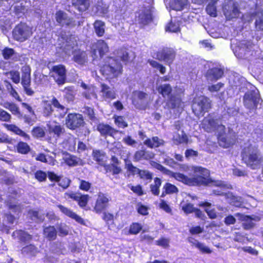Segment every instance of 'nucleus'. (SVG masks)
Masks as SVG:
<instances>
[{
	"instance_id": "obj_1",
	"label": "nucleus",
	"mask_w": 263,
	"mask_h": 263,
	"mask_svg": "<svg viewBox=\"0 0 263 263\" xmlns=\"http://www.w3.org/2000/svg\"><path fill=\"white\" fill-rule=\"evenodd\" d=\"M151 165L164 174L187 185L209 184L211 186H215L217 187V189L213 190V193L216 195H221L226 194V190L230 189L231 187V185L222 181H213L209 179L210 172L209 170L200 166L182 165L181 168L183 171L186 172H193L194 173L193 177L189 178L183 174L174 173L156 162H152Z\"/></svg>"
},
{
	"instance_id": "obj_2",
	"label": "nucleus",
	"mask_w": 263,
	"mask_h": 263,
	"mask_svg": "<svg viewBox=\"0 0 263 263\" xmlns=\"http://www.w3.org/2000/svg\"><path fill=\"white\" fill-rule=\"evenodd\" d=\"M157 91L162 95L164 98H167V105L168 108L176 110L177 111L181 110L184 107V103L181 100V94L184 90L180 89L178 92L176 94H171L172 88L168 84H163L158 85L156 87Z\"/></svg>"
},
{
	"instance_id": "obj_3",
	"label": "nucleus",
	"mask_w": 263,
	"mask_h": 263,
	"mask_svg": "<svg viewBox=\"0 0 263 263\" xmlns=\"http://www.w3.org/2000/svg\"><path fill=\"white\" fill-rule=\"evenodd\" d=\"M242 157L247 165L252 169L258 167L262 160L257 148L251 144H249L244 147Z\"/></svg>"
},
{
	"instance_id": "obj_4",
	"label": "nucleus",
	"mask_w": 263,
	"mask_h": 263,
	"mask_svg": "<svg viewBox=\"0 0 263 263\" xmlns=\"http://www.w3.org/2000/svg\"><path fill=\"white\" fill-rule=\"evenodd\" d=\"M75 45L74 37H70L69 41H66L62 48L66 56L69 57L71 53L73 54L74 61L78 64L84 65L87 62V55L84 51L74 49Z\"/></svg>"
},
{
	"instance_id": "obj_5",
	"label": "nucleus",
	"mask_w": 263,
	"mask_h": 263,
	"mask_svg": "<svg viewBox=\"0 0 263 263\" xmlns=\"http://www.w3.org/2000/svg\"><path fill=\"white\" fill-rule=\"evenodd\" d=\"M254 45L250 42L242 41L238 42L236 40H231V48L235 55L240 59H248L253 55Z\"/></svg>"
},
{
	"instance_id": "obj_6",
	"label": "nucleus",
	"mask_w": 263,
	"mask_h": 263,
	"mask_svg": "<svg viewBox=\"0 0 263 263\" xmlns=\"http://www.w3.org/2000/svg\"><path fill=\"white\" fill-rule=\"evenodd\" d=\"M43 107V114L45 117H49L53 113L55 117L61 119L67 112V108L60 104L55 98L52 99L51 103L48 101H44Z\"/></svg>"
},
{
	"instance_id": "obj_7",
	"label": "nucleus",
	"mask_w": 263,
	"mask_h": 263,
	"mask_svg": "<svg viewBox=\"0 0 263 263\" xmlns=\"http://www.w3.org/2000/svg\"><path fill=\"white\" fill-rule=\"evenodd\" d=\"M122 66L118 60L107 58L101 68L102 74L107 79L118 77L122 73Z\"/></svg>"
},
{
	"instance_id": "obj_8",
	"label": "nucleus",
	"mask_w": 263,
	"mask_h": 263,
	"mask_svg": "<svg viewBox=\"0 0 263 263\" xmlns=\"http://www.w3.org/2000/svg\"><path fill=\"white\" fill-rule=\"evenodd\" d=\"M33 28L25 23H20L15 26L13 31L14 39L23 42L28 40L32 35Z\"/></svg>"
},
{
	"instance_id": "obj_9",
	"label": "nucleus",
	"mask_w": 263,
	"mask_h": 263,
	"mask_svg": "<svg viewBox=\"0 0 263 263\" xmlns=\"http://www.w3.org/2000/svg\"><path fill=\"white\" fill-rule=\"evenodd\" d=\"M201 126L205 131L209 133H218L220 131H223L225 129L224 126L219 121H215L211 116H208L204 118Z\"/></svg>"
},
{
	"instance_id": "obj_10",
	"label": "nucleus",
	"mask_w": 263,
	"mask_h": 263,
	"mask_svg": "<svg viewBox=\"0 0 263 263\" xmlns=\"http://www.w3.org/2000/svg\"><path fill=\"white\" fill-rule=\"evenodd\" d=\"M210 107L209 99L201 96L194 98L192 105L193 112L197 116L200 115L203 112L206 111Z\"/></svg>"
},
{
	"instance_id": "obj_11",
	"label": "nucleus",
	"mask_w": 263,
	"mask_h": 263,
	"mask_svg": "<svg viewBox=\"0 0 263 263\" xmlns=\"http://www.w3.org/2000/svg\"><path fill=\"white\" fill-rule=\"evenodd\" d=\"M235 216L241 221L242 226L244 229L249 230L253 228L256 222L260 220L261 217L256 215L248 216L240 213H237Z\"/></svg>"
},
{
	"instance_id": "obj_12",
	"label": "nucleus",
	"mask_w": 263,
	"mask_h": 263,
	"mask_svg": "<svg viewBox=\"0 0 263 263\" xmlns=\"http://www.w3.org/2000/svg\"><path fill=\"white\" fill-rule=\"evenodd\" d=\"M223 12L228 20L238 17L239 15L238 5L233 0H227L223 7Z\"/></svg>"
},
{
	"instance_id": "obj_13",
	"label": "nucleus",
	"mask_w": 263,
	"mask_h": 263,
	"mask_svg": "<svg viewBox=\"0 0 263 263\" xmlns=\"http://www.w3.org/2000/svg\"><path fill=\"white\" fill-rule=\"evenodd\" d=\"M223 131H220L217 134L218 142L219 145L223 148H228L232 145L235 142L236 135L234 133L229 131L228 134H224Z\"/></svg>"
},
{
	"instance_id": "obj_14",
	"label": "nucleus",
	"mask_w": 263,
	"mask_h": 263,
	"mask_svg": "<svg viewBox=\"0 0 263 263\" xmlns=\"http://www.w3.org/2000/svg\"><path fill=\"white\" fill-rule=\"evenodd\" d=\"M55 19L57 23L62 27L71 28L76 25L73 18L69 16L67 13L62 10L56 12Z\"/></svg>"
},
{
	"instance_id": "obj_15",
	"label": "nucleus",
	"mask_w": 263,
	"mask_h": 263,
	"mask_svg": "<svg viewBox=\"0 0 263 263\" xmlns=\"http://www.w3.org/2000/svg\"><path fill=\"white\" fill-rule=\"evenodd\" d=\"M47 132L51 137L57 139L65 132L63 126L54 121H50L47 124Z\"/></svg>"
},
{
	"instance_id": "obj_16",
	"label": "nucleus",
	"mask_w": 263,
	"mask_h": 263,
	"mask_svg": "<svg viewBox=\"0 0 263 263\" xmlns=\"http://www.w3.org/2000/svg\"><path fill=\"white\" fill-rule=\"evenodd\" d=\"M259 101V96L255 91H248L243 98L245 106L250 109H253L256 107Z\"/></svg>"
},
{
	"instance_id": "obj_17",
	"label": "nucleus",
	"mask_w": 263,
	"mask_h": 263,
	"mask_svg": "<svg viewBox=\"0 0 263 263\" xmlns=\"http://www.w3.org/2000/svg\"><path fill=\"white\" fill-rule=\"evenodd\" d=\"M83 123L82 116L79 114H70L66 119V125L70 129H74Z\"/></svg>"
},
{
	"instance_id": "obj_18",
	"label": "nucleus",
	"mask_w": 263,
	"mask_h": 263,
	"mask_svg": "<svg viewBox=\"0 0 263 263\" xmlns=\"http://www.w3.org/2000/svg\"><path fill=\"white\" fill-rule=\"evenodd\" d=\"M147 4L145 6L144 10H141L139 14V21L140 23L146 24L148 23L152 18L151 5L153 0H143Z\"/></svg>"
},
{
	"instance_id": "obj_19",
	"label": "nucleus",
	"mask_w": 263,
	"mask_h": 263,
	"mask_svg": "<svg viewBox=\"0 0 263 263\" xmlns=\"http://www.w3.org/2000/svg\"><path fill=\"white\" fill-rule=\"evenodd\" d=\"M157 56L159 59L163 60L168 64H171L175 58V52L173 49L165 48L159 51Z\"/></svg>"
},
{
	"instance_id": "obj_20",
	"label": "nucleus",
	"mask_w": 263,
	"mask_h": 263,
	"mask_svg": "<svg viewBox=\"0 0 263 263\" xmlns=\"http://www.w3.org/2000/svg\"><path fill=\"white\" fill-rule=\"evenodd\" d=\"M52 71L57 74L54 76V80L59 85H62L66 80V69L62 65L54 66L52 67Z\"/></svg>"
},
{
	"instance_id": "obj_21",
	"label": "nucleus",
	"mask_w": 263,
	"mask_h": 263,
	"mask_svg": "<svg viewBox=\"0 0 263 263\" xmlns=\"http://www.w3.org/2000/svg\"><path fill=\"white\" fill-rule=\"evenodd\" d=\"M70 198L77 201L79 205L81 208H84L88 201L89 196L87 195H82L78 193H66L65 197Z\"/></svg>"
},
{
	"instance_id": "obj_22",
	"label": "nucleus",
	"mask_w": 263,
	"mask_h": 263,
	"mask_svg": "<svg viewBox=\"0 0 263 263\" xmlns=\"http://www.w3.org/2000/svg\"><path fill=\"white\" fill-rule=\"evenodd\" d=\"M100 96L103 100L107 101L115 99L117 94L116 91L108 86L105 84H101Z\"/></svg>"
},
{
	"instance_id": "obj_23",
	"label": "nucleus",
	"mask_w": 263,
	"mask_h": 263,
	"mask_svg": "<svg viewBox=\"0 0 263 263\" xmlns=\"http://www.w3.org/2000/svg\"><path fill=\"white\" fill-rule=\"evenodd\" d=\"M91 49L95 55L98 51L100 56L102 57L108 51L109 48L107 43L104 40H100L92 44Z\"/></svg>"
},
{
	"instance_id": "obj_24",
	"label": "nucleus",
	"mask_w": 263,
	"mask_h": 263,
	"mask_svg": "<svg viewBox=\"0 0 263 263\" xmlns=\"http://www.w3.org/2000/svg\"><path fill=\"white\" fill-rule=\"evenodd\" d=\"M108 198L105 195L100 193L94 208L95 211L97 213H100L108 206Z\"/></svg>"
},
{
	"instance_id": "obj_25",
	"label": "nucleus",
	"mask_w": 263,
	"mask_h": 263,
	"mask_svg": "<svg viewBox=\"0 0 263 263\" xmlns=\"http://www.w3.org/2000/svg\"><path fill=\"white\" fill-rule=\"evenodd\" d=\"M175 129L178 131L177 133H174L173 135V139L176 143H187V137L184 132L182 130H180V122H178L176 123Z\"/></svg>"
},
{
	"instance_id": "obj_26",
	"label": "nucleus",
	"mask_w": 263,
	"mask_h": 263,
	"mask_svg": "<svg viewBox=\"0 0 263 263\" xmlns=\"http://www.w3.org/2000/svg\"><path fill=\"white\" fill-rule=\"evenodd\" d=\"M58 207L60 211L66 216L74 219L77 222L81 224L86 225L85 221L81 217L77 215L74 212H72L71 210L61 205H58Z\"/></svg>"
},
{
	"instance_id": "obj_27",
	"label": "nucleus",
	"mask_w": 263,
	"mask_h": 263,
	"mask_svg": "<svg viewBox=\"0 0 263 263\" xmlns=\"http://www.w3.org/2000/svg\"><path fill=\"white\" fill-rule=\"evenodd\" d=\"M168 5L172 10L181 11L187 8L188 2L187 0H170Z\"/></svg>"
},
{
	"instance_id": "obj_28",
	"label": "nucleus",
	"mask_w": 263,
	"mask_h": 263,
	"mask_svg": "<svg viewBox=\"0 0 263 263\" xmlns=\"http://www.w3.org/2000/svg\"><path fill=\"white\" fill-rule=\"evenodd\" d=\"M154 157V154L151 151L140 150L137 151L135 155L134 159L136 161L142 160H149L153 159Z\"/></svg>"
},
{
	"instance_id": "obj_29",
	"label": "nucleus",
	"mask_w": 263,
	"mask_h": 263,
	"mask_svg": "<svg viewBox=\"0 0 263 263\" xmlns=\"http://www.w3.org/2000/svg\"><path fill=\"white\" fill-rule=\"evenodd\" d=\"M223 73V72L220 68H212L208 71L206 78L210 81H216L222 77Z\"/></svg>"
},
{
	"instance_id": "obj_30",
	"label": "nucleus",
	"mask_w": 263,
	"mask_h": 263,
	"mask_svg": "<svg viewBox=\"0 0 263 263\" xmlns=\"http://www.w3.org/2000/svg\"><path fill=\"white\" fill-rule=\"evenodd\" d=\"M81 87L85 90L83 92V95L86 99H91L92 98L96 99L97 95L96 93V88L92 85L87 86L85 83H81Z\"/></svg>"
},
{
	"instance_id": "obj_31",
	"label": "nucleus",
	"mask_w": 263,
	"mask_h": 263,
	"mask_svg": "<svg viewBox=\"0 0 263 263\" xmlns=\"http://www.w3.org/2000/svg\"><path fill=\"white\" fill-rule=\"evenodd\" d=\"M63 160L68 165L70 166L83 164L82 160L80 158L69 154L65 155Z\"/></svg>"
},
{
	"instance_id": "obj_32",
	"label": "nucleus",
	"mask_w": 263,
	"mask_h": 263,
	"mask_svg": "<svg viewBox=\"0 0 263 263\" xmlns=\"http://www.w3.org/2000/svg\"><path fill=\"white\" fill-rule=\"evenodd\" d=\"M3 125L7 130L23 137L25 139H29V136L16 125L6 123L4 124Z\"/></svg>"
},
{
	"instance_id": "obj_33",
	"label": "nucleus",
	"mask_w": 263,
	"mask_h": 263,
	"mask_svg": "<svg viewBox=\"0 0 263 263\" xmlns=\"http://www.w3.org/2000/svg\"><path fill=\"white\" fill-rule=\"evenodd\" d=\"M98 130L102 135L112 136L116 131L108 125L100 124L97 127Z\"/></svg>"
},
{
	"instance_id": "obj_34",
	"label": "nucleus",
	"mask_w": 263,
	"mask_h": 263,
	"mask_svg": "<svg viewBox=\"0 0 263 263\" xmlns=\"http://www.w3.org/2000/svg\"><path fill=\"white\" fill-rule=\"evenodd\" d=\"M199 206H203L209 217L211 219H215L219 214H217L214 209L212 208L211 203L208 202H201Z\"/></svg>"
},
{
	"instance_id": "obj_35",
	"label": "nucleus",
	"mask_w": 263,
	"mask_h": 263,
	"mask_svg": "<svg viewBox=\"0 0 263 263\" xmlns=\"http://www.w3.org/2000/svg\"><path fill=\"white\" fill-rule=\"evenodd\" d=\"M72 5L79 11H84L89 7L88 0H72Z\"/></svg>"
},
{
	"instance_id": "obj_36",
	"label": "nucleus",
	"mask_w": 263,
	"mask_h": 263,
	"mask_svg": "<svg viewBox=\"0 0 263 263\" xmlns=\"http://www.w3.org/2000/svg\"><path fill=\"white\" fill-rule=\"evenodd\" d=\"M163 141L157 137H154L152 139H147L144 141V144L151 148L157 147L163 144Z\"/></svg>"
},
{
	"instance_id": "obj_37",
	"label": "nucleus",
	"mask_w": 263,
	"mask_h": 263,
	"mask_svg": "<svg viewBox=\"0 0 263 263\" xmlns=\"http://www.w3.org/2000/svg\"><path fill=\"white\" fill-rule=\"evenodd\" d=\"M38 252V249L32 245L27 246L22 249V253L28 256H35Z\"/></svg>"
},
{
	"instance_id": "obj_38",
	"label": "nucleus",
	"mask_w": 263,
	"mask_h": 263,
	"mask_svg": "<svg viewBox=\"0 0 263 263\" xmlns=\"http://www.w3.org/2000/svg\"><path fill=\"white\" fill-rule=\"evenodd\" d=\"M93 26L95 32L98 36H102L105 32V23L101 21H96Z\"/></svg>"
},
{
	"instance_id": "obj_39",
	"label": "nucleus",
	"mask_w": 263,
	"mask_h": 263,
	"mask_svg": "<svg viewBox=\"0 0 263 263\" xmlns=\"http://www.w3.org/2000/svg\"><path fill=\"white\" fill-rule=\"evenodd\" d=\"M142 230V226L139 223H133L130 226L129 230L127 231L124 229L123 230L124 234L125 235L134 234L136 235Z\"/></svg>"
},
{
	"instance_id": "obj_40",
	"label": "nucleus",
	"mask_w": 263,
	"mask_h": 263,
	"mask_svg": "<svg viewBox=\"0 0 263 263\" xmlns=\"http://www.w3.org/2000/svg\"><path fill=\"white\" fill-rule=\"evenodd\" d=\"M44 234L49 239H54L57 236V231L54 227L50 226L44 229Z\"/></svg>"
},
{
	"instance_id": "obj_41",
	"label": "nucleus",
	"mask_w": 263,
	"mask_h": 263,
	"mask_svg": "<svg viewBox=\"0 0 263 263\" xmlns=\"http://www.w3.org/2000/svg\"><path fill=\"white\" fill-rule=\"evenodd\" d=\"M217 0H212L208 4L206 7V11L207 13L213 17L217 16V10L216 7V4Z\"/></svg>"
},
{
	"instance_id": "obj_42",
	"label": "nucleus",
	"mask_w": 263,
	"mask_h": 263,
	"mask_svg": "<svg viewBox=\"0 0 263 263\" xmlns=\"http://www.w3.org/2000/svg\"><path fill=\"white\" fill-rule=\"evenodd\" d=\"M125 168L127 170V173L129 175H134L135 174H138L139 170L136 167L134 166L130 160L128 159H125Z\"/></svg>"
},
{
	"instance_id": "obj_43",
	"label": "nucleus",
	"mask_w": 263,
	"mask_h": 263,
	"mask_svg": "<svg viewBox=\"0 0 263 263\" xmlns=\"http://www.w3.org/2000/svg\"><path fill=\"white\" fill-rule=\"evenodd\" d=\"M161 185V179L158 178H155L154 183L151 185V191L153 195H158L159 194V187Z\"/></svg>"
},
{
	"instance_id": "obj_44",
	"label": "nucleus",
	"mask_w": 263,
	"mask_h": 263,
	"mask_svg": "<svg viewBox=\"0 0 263 263\" xmlns=\"http://www.w3.org/2000/svg\"><path fill=\"white\" fill-rule=\"evenodd\" d=\"M27 10V9L23 5V3H16L14 7V12L18 17L22 16Z\"/></svg>"
},
{
	"instance_id": "obj_45",
	"label": "nucleus",
	"mask_w": 263,
	"mask_h": 263,
	"mask_svg": "<svg viewBox=\"0 0 263 263\" xmlns=\"http://www.w3.org/2000/svg\"><path fill=\"white\" fill-rule=\"evenodd\" d=\"M13 236L17 237L22 241H26L31 239V236L22 230L16 231L13 233Z\"/></svg>"
},
{
	"instance_id": "obj_46",
	"label": "nucleus",
	"mask_w": 263,
	"mask_h": 263,
	"mask_svg": "<svg viewBox=\"0 0 263 263\" xmlns=\"http://www.w3.org/2000/svg\"><path fill=\"white\" fill-rule=\"evenodd\" d=\"M63 91L65 93V98L68 101H72L73 100L76 95V92L74 90L73 87L69 86L65 87Z\"/></svg>"
},
{
	"instance_id": "obj_47",
	"label": "nucleus",
	"mask_w": 263,
	"mask_h": 263,
	"mask_svg": "<svg viewBox=\"0 0 263 263\" xmlns=\"http://www.w3.org/2000/svg\"><path fill=\"white\" fill-rule=\"evenodd\" d=\"M16 149L18 153L22 154H27L30 150V146L26 143L23 142H20L17 144Z\"/></svg>"
},
{
	"instance_id": "obj_48",
	"label": "nucleus",
	"mask_w": 263,
	"mask_h": 263,
	"mask_svg": "<svg viewBox=\"0 0 263 263\" xmlns=\"http://www.w3.org/2000/svg\"><path fill=\"white\" fill-rule=\"evenodd\" d=\"M146 96V94L143 92L139 91H135L133 93L132 95V101L133 103L136 105L138 103L137 100L138 99L140 100L144 99Z\"/></svg>"
},
{
	"instance_id": "obj_49",
	"label": "nucleus",
	"mask_w": 263,
	"mask_h": 263,
	"mask_svg": "<svg viewBox=\"0 0 263 263\" xmlns=\"http://www.w3.org/2000/svg\"><path fill=\"white\" fill-rule=\"evenodd\" d=\"M255 26L257 29L263 30V10L256 14Z\"/></svg>"
},
{
	"instance_id": "obj_50",
	"label": "nucleus",
	"mask_w": 263,
	"mask_h": 263,
	"mask_svg": "<svg viewBox=\"0 0 263 263\" xmlns=\"http://www.w3.org/2000/svg\"><path fill=\"white\" fill-rule=\"evenodd\" d=\"M163 189L165 191V193L168 194H174L178 192V188L175 185L170 183H165L163 186Z\"/></svg>"
},
{
	"instance_id": "obj_51",
	"label": "nucleus",
	"mask_w": 263,
	"mask_h": 263,
	"mask_svg": "<svg viewBox=\"0 0 263 263\" xmlns=\"http://www.w3.org/2000/svg\"><path fill=\"white\" fill-rule=\"evenodd\" d=\"M4 83H5V86H6L8 90L9 91V92H10V95L13 98H14L16 100H18L19 101H21V99L18 94L15 91V90H14L11 84L9 82H8V81H5L4 82Z\"/></svg>"
},
{
	"instance_id": "obj_52",
	"label": "nucleus",
	"mask_w": 263,
	"mask_h": 263,
	"mask_svg": "<svg viewBox=\"0 0 263 263\" xmlns=\"http://www.w3.org/2000/svg\"><path fill=\"white\" fill-rule=\"evenodd\" d=\"M3 106L9 109L14 115H18L20 113L18 108L13 103H5Z\"/></svg>"
},
{
	"instance_id": "obj_53",
	"label": "nucleus",
	"mask_w": 263,
	"mask_h": 263,
	"mask_svg": "<svg viewBox=\"0 0 263 263\" xmlns=\"http://www.w3.org/2000/svg\"><path fill=\"white\" fill-rule=\"evenodd\" d=\"M8 76L11 78L12 81L17 84L20 81V72L18 71L12 70L7 73Z\"/></svg>"
},
{
	"instance_id": "obj_54",
	"label": "nucleus",
	"mask_w": 263,
	"mask_h": 263,
	"mask_svg": "<svg viewBox=\"0 0 263 263\" xmlns=\"http://www.w3.org/2000/svg\"><path fill=\"white\" fill-rule=\"evenodd\" d=\"M115 123L116 125L120 128H125L127 126L128 124L125 122V119L122 116L115 117Z\"/></svg>"
},
{
	"instance_id": "obj_55",
	"label": "nucleus",
	"mask_w": 263,
	"mask_h": 263,
	"mask_svg": "<svg viewBox=\"0 0 263 263\" xmlns=\"http://www.w3.org/2000/svg\"><path fill=\"white\" fill-rule=\"evenodd\" d=\"M28 216L34 220L42 221L44 218V216L39 215L38 212L32 210H30L28 212Z\"/></svg>"
},
{
	"instance_id": "obj_56",
	"label": "nucleus",
	"mask_w": 263,
	"mask_h": 263,
	"mask_svg": "<svg viewBox=\"0 0 263 263\" xmlns=\"http://www.w3.org/2000/svg\"><path fill=\"white\" fill-rule=\"evenodd\" d=\"M58 229L59 232V235L66 236L69 231V228L65 223H61L58 227Z\"/></svg>"
},
{
	"instance_id": "obj_57",
	"label": "nucleus",
	"mask_w": 263,
	"mask_h": 263,
	"mask_svg": "<svg viewBox=\"0 0 263 263\" xmlns=\"http://www.w3.org/2000/svg\"><path fill=\"white\" fill-rule=\"evenodd\" d=\"M150 65L154 68L159 70L162 74H164L166 71V68L162 65L158 63L157 62L151 60L149 62Z\"/></svg>"
},
{
	"instance_id": "obj_58",
	"label": "nucleus",
	"mask_w": 263,
	"mask_h": 263,
	"mask_svg": "<svg viewBox=\"0 0 263 263\" xmlns=\"http://www.w3.org/2000/svg\"><path fill=\"white\" fill-rule=\"evenodd\" d=\"M92 154L93 159L98 162H101L103 161L104 157V154L103 152L99 150H93Z\"/></svg>"
},
{
	"instance_id": "obj_59",
	"label": "nucleus",
	"mask_w": 263,
	"mask_h": 263,
	"mask_svg": "<svg viewBox=\"0 0 263 263\" xmlns=\"http://www.w3.org/2000/svg\"><path fill=\"white\" fill-rule=\"evenodd\" d=\"M182 211L186 214L193 213L195 211V208L191 203H185L181 205Z\"/></svg>"
},
{
	"instance_id": "obj_60",
	"label": "nucleus",
	"mask_w": 263,
	"mask_h": 263,
	"mask_svg": "<svg viewBox=\"0 0 263 263\" xmlns=\"http://www.w3.org/2000/svg\"><path fill=\"white\" fill-rule=\"evenodd\" d=\"M138 174L144 180H151L152 178V174L148 171L140 170Z\"/></svg>"
},
{
	"instance_id": "obj_61",
	"label": "nucleus",
	"mask_w": 263,
	"mask_h": 263,
	"mask_svg": "<svg viewBox=\"0 0 263 263\" xmlns=\"http://www.w3.org/2000/svg\"><path fill=\"white\" fill-rule=\"evenodd\" d=\"M2 53L4 58L6 60H8L14 54V51L12 48L6 47L4 49Z\"/></svg>"
},
{
	"instance_id": "obj_62",
	"label": "nucleus",
	"mask_w": 263,
	"mask_h": 263,
	"mask_svg": "<svg viewBox=\"0 0 263 263\" xmlns=\"http://www.w3.org/2000/svg\"><path fill=\"white\" fill-rule=\"evenodd\" d=\"M32 135L37 138H41L44 136L45 132L44 129L41 127H35L32 132Z\"/></svg>"
},
{
	"instance_id": "obj_63",
	"label": "nucleus",
	"mask_w": 263,
	"mask_h": 263,
	"mask_svg": "<svg viewBox=\"0 0 263 263\" xmlns=\"http://www.w3.org/2000/svg\"><path fill=\"white\" fill-rule=\"evenodd\" d=\"M166 31L172 32H176L179 30V24L173 23L172 21L168 25L166 28Z\"/></svg>"
},
{
	"instance_id": "obj_64",
	"label": "nucleus",
	"mask_w": 263,
	"mask_h": 263,
	"mask_svg": "<svg viewBox=\"0 0 263 263\" xmlns=\"http://www.w3.org/2000/svg\"><path fill=\"white\" fill-rule=\"evenodd\" d=\"M196 248H197L202 253L210 254L212 252V251L208 247L200 242L198 245H197Z\"/></svg>"
}]
</instances>
